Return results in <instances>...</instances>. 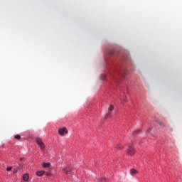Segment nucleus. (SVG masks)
<instances>
[{
  "label": "nucleus",
  "instance_id": "obj_10",
  "mask_svg": "<svg viewBox=\"0 0 182 182\" xmlns=\"http://www.w3.org/2000/svg\"><path fill=\"white\" fill-rule=\"evenodd\" d=\"M50 163H44L43 164V167H50Z\"/></svg>",
  "mask_w": 182,
  "mask_h": 182
},
{
  "label": "nucleus",
  "instance_id": "obj_1",
  "mask_svg": "<svg viewBox=\"0 0 182 182\" xmlns=\"http://www.w3.org/2000/svg\"><path fill=\"white\" fill-rule=\"evenodd\" d=\"M36 141L37 144H38V146H40L41 149L44 150L45 144L43 143V141H42V139H41L40 138H36Z\"/></svg>",
  "mask_w": 182,
  "mask_h": 182
},
{
  "label": "nucleus",
  "instance_id": "obj_2",
  "mask_svg": "<svg viewBox=\"0 0 182 182\" xmlns=\"http://www.w3.org/2000/svg\"><path fill=\"white\" fill-rule=\"evenodd\" d=\"M127 153L129 156H133V154L136 153V150L134 149V146H129L128 149L127 150Z\"/></svg>",
  "mask_w": 182,
  "mask_h": 182
},
{
  "label": "nucleus",
  "instance_id": "obj_11",
  "mask_svg": "<svg viewBox=\"0 0 182 182\" xmlns=\"http://www.w3.org/2000/svg\"><path fill=\"white\" fill-rule=\"evenodd\" d=\"M116 149H119V150H123V146L118 144L117 145Z\"/></svg>",
  "mask_w": 182,
  "mask_h": 182
},
{
  "label": "nucleus",
  "instance_id": "obj_4",
  "mask_svg": "<svg viewBox=\"0 0 182 182\" xmlns=\"http://www.w3.org/2000/svg\"><path fill=\"white\" fill-rule=\"evenodd\" d=\"M70 171H72V167L70 166H67L64 168V173L65 174H70Z\"/></svg>",
  "mask_w": 182,
  "mask_h": 182
},
{
  "label": "nucleus",
  "instance_id": "obj_7",
  "mask_svg": "<svg viewBox=\"0 0 182 182\" xmlns=\"http://www.w3.org/2000/svg\"><path fill=\"white\" fill-rule=\"evenodd\" d=\"M37 176H38V177H41V176H43V174H45V171H38L36 172Z\"/></svg>",
  "mask_w": 182,
  "mask_h": 182
},
{
  "label": "nucleus",
  "instance_id": "obj_16",
  "mask_svg": "<svg viewBox=\"0 0 182 182\" xmlns=\"http://www.w3.org/2000/svg\"><path fill=\"white\" fill-rule=\"evenodd\" d=\"M159 126H162L163 127H165L166 126L162 122H159Z\"/></svg>",
  "mask_w": 182,
  "mask_h": 182
},
{
  "label": "nucleus",
  "instance_id": "obj_13",
  "mask_svg": "<svg viewBox=\"0 0 182 182\" xmlns=\"http://www.w3.org/2000/svg\"><path fill=\"white\" fill-rule=\"evenodd\" d=\"M14 138L15 139H16L17 140H21V136H20V135H16L15 136H14Z\"/></svg>",
  "mask_w": 182,
  "mask_h": 182
},
{
  "label": "nucleus",
  "instance_id": "obj_14",
  "mask_svg": "<svg viewBox=\"0 0 182 182\" xmlns=\"http://www.w3.org/2000/svg\"><path fill=\"white\" fill-rule=\"evenodd\" d=\"M18 170H19V168H16L13 169V173H18Z\"/></svg>",
  "mask_w": 182,
  "mask_h": 182
},
{
  "label": "nucleus",
  "instance_id": "obj_18",
  "mask_svg": "<svg viewBox=\"0 0 182 182\" xmlns=\"http://www.w3.org/2000/svg\"><path fill=\"white\" fill-rule=\"evenodd\" d=\"M101 181H102V182H103V181H106V179H105V178H102V179H101Z\"/></svg>",
  "mask_w": 182,
  "mask_h": 182
},
{
  "label": "nucleus",
  "instance_id": "obj_15",
  "mask_svg": "<svg viewBox=\"0 0 182 182\" xmlns=\"http://www.w3.org/2000/svg\"><path fill=\"white\" fill-rule=\"evenodd\" d=\"M6 170L7 171H11V170H12V166H7Z\"/></svg>",
  "mask_w": 182,
  "mask_h": 182
},
{
  "label": "nucleus",
  "instance_id": "obj_3",
  "mask_svg": "<svg viewBox=\"0 0 182 182\" xmlns=\"http://www.w3.org/2000/svg\"><path fill=\"white\" fill-rule=\"evenodd\" d=\"M58 134L60 136H65V134H68V129H66V127L59 129Z\"/></svg>",
  "mask_w": 182,
  "mask_h": 182
},
{
  "label": "nucleus",
  "instance_id": "obj_5",
  "mask_svg": "<svg viewBox=\"0 0 182 182\" xmlns=\"http://www.w3.org/2000/svg\"><path fill=\"white\" fill-rule=\"evenodd\" d=\"M119 73L122 75V76H123L124 78H125L126 75H127L129 73V71H127V70H123Z\"/></svg>",
  "mask_w": 182,
  "mask_h": 182
},
{
  "label": "nucleus",
  "instance_id": "obj_6",
  "mask_svg": "<svg viewBox=\"0 0 182 182\" xmlns=\"http://www.w3.org/2000/svg\"><path fill=\"white\" fill-rule=\"evenodd\" d=\"M141 133V131L140 130H136L132 133L133 137H136V136H139Z\"/></svg>",
  "mask_w": 182,
  "mask_h": 182
},
{
  "label": "nucleus",
  "instance_id": "obj_19",
  "mask_svg": "<svg viewBox=\"0 0 182 182\" xmlns=\"http://www.w3.org/2000/svg\"><path fill=\"white\" fill-rule=\"evenodd\" d=\"M113 53H114L113 51L109 52V55H113Z\"/></svg>",
  "mask_w": 182,
  "mask_h": 182
},
{
  "label": "nucleus",
  "instance_id": "obj_12",
  "mask_svg": "<svg viewBox=\"0 0 182 182\" xmlns=\"http://www.w3.org/2000/svg\"><path fill=\"white\" fill-rule=\"evenodd\" d=\"M114 109V107H113V105H110L109 108V112H112V110H113Z\"/></svg>",
  "mask_w": 182,
  "mask_h": 182
},
{
  "label": "nucleus",
  "instance_id": "obj_9",
  "mask_svg": "<svg viewBox=\"0 0 182 182\" xmlns=\"http://www.w3.org/2000/svg\"><path fill=\"white\" fill-rule=\"evenodd\" d=\"M130 173L132 176H136L137 174V171L134 168L130 170Z\"/></svg>",
  "mask_w": 182,
  "mask_h": 182
},
{
  "label": "nucleus",
  "instance_id": "obj_8",
  "mask_svg": "<svg viewBox=\"0 0 182 182\" xmlns=\"http://www.w3.org/2000/svg\"><path fill=\"white\" fill-rule=\"evenodd\" d=\"M23 180H24V181H28V180H29V174L26 173L23 176Z\"/></svg>",
  "mask_w": 182,
  "mask_h": 182
},
{
  "label": "nucleus",
  "instance_id": "obj_17",
  "mask_svg": "<svg viewBox=\"0 0 182 182\" xmlns=\"http://www.w3.org/2000/svg\"><path fill=\"white\" fill-rule=\"evenodd\" d=\"M109 117H110V114L105 115V119H109Z\"/></svg>",
  "mask_w": 182,
  "mask_h": 182
}]
</instances>
